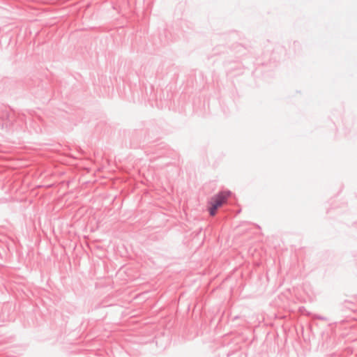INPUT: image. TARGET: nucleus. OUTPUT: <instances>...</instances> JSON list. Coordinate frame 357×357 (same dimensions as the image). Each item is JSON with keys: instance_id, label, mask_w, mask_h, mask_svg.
I'll use <instances>...</instances> for the list:
<instances>
[{"instance_id": "f257e3e1", "label": "nucleus", "mask_w": 357, "mask_h": 357, "mask_svg": "<svg viewBox=\"0 0 357 357\" xmlns=\"http://www.w3.org/2000/svg\"><path fill=\"white\" fill-rule=\"evenodd\" d=\"M230 196L229 192H221L211 198L210 201V207L208 211L210 215L213 216L216 214L218 208L221 207L225 203H226L228 197Z\"/></svg>"}]
</instances>
